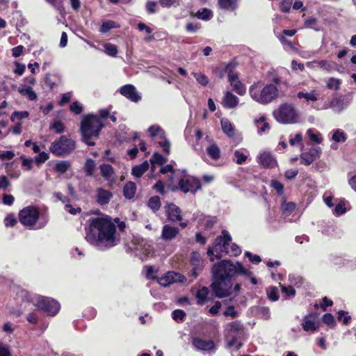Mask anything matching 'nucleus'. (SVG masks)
<instances>
[{
	"instance_id": "f257e3e1",
	"label": "nucleus",
	"mask_w": 356,
	"mask_h": 356,
	"mask_svg": "<svg viewBox=\"0 0 356 356\" xmlns=\"http://www.w3.org/2000/svg\"><path fill=\"white\" fill-rule=\"evenodd\" d=\"M88 222L85 238L89 243L99 250H105L120 243V236L110 217L91 218Z\"/></svg>"
},
{
	"instance_id": "f03ea898",
	"label": "nucleus",
	"mask_w": 356,
	"mask_h": 356,
	"mask_svg": "<svg viewBox=\"0 0 356 356\" xmlns=\"http://www.w3.org/2000/svg\"><path fill=\"white\" fill-rule=\"evenodd\" d=\"M211 290L219 298L227 297L232 293V277L240 274L250 276L251 271L245 269L239 262L233 263L222 260L213 266Z\"/></svg>"
},
{
	"instance_id": "7ed1b4c3",
	"label": "nucleus",
	"mask_w": 356,
	"mask_h": 356,
	"mask_svg": "<svg viewBox=\"0 0 356 356\" xmlns=\"http://www.w3.org/2000/svg\"><path fill=\"white\" fill-rule=\"evenodd\" d=\"M13 291L16 293L17 300L22 302H27L31 303L48 315L54 316L60 310V304L52 298L37 294H31L29 291L19 286H15Z\"/></svg>"
},
{
	"instance_id": "20e7f679",
	"label": "nucleus",
	"mask_w": 356,
	"mask_h": 356,
	"mask_svg": "<svg viewBox=\"0 0 356 356\" xmlns=\"http://www.w3.org/2000/svg\"><path fill=\"white\" fill-rule=\"evenodd\" d=\"M279 78H274L273 83H264L261 81L254 82L249 88L251 99L261 105H267L276 99L279 95Z\"/></svg>"
},
{
	"instance_id": "39448f33",
	"label": "nucleus",
	"mask_w": 356,
	"mask_h": 356,
	"mask_svg": "<svg viewBox=\"0 0 356 356\" xmlns=\"http://www.w3.org/2000/svg\"><path fill=\"white\" fill-rule=\"evenodd\" d=\"M232 238L229 232L223 230L220 236H218L212 247L207 251L211 261L215 259H220L222 253L229 256L236 257L241 253V248L235 243L231 242Z\"/></svg>"
},
{
	"instance_id": "423d86ee",
	"label": "nucleus",
	"mask_w": 356,
	"mask_h": 356,
	"mask_svg": "<svg viewBox=\"0 0 356 356\" xmlns=\"http://www.w3.org/2000/svg\"><path fill=\"white\" fill-rule=\"evenodd\" d=\"M19 218L24 226L34 229L44 227L49 221L47 215H40L38 209L33 206L22 209L19 213Z\"/></svg>"
},
{
	"instance_id": "0eeeda50",
	"label": "nucleus",
	"mask_w": 356,
	"mask_h": 356,
	"mask_svg": "<svg viewBox=\"0 0 356 356\" xmlns=\"http://www.w3.org/2000/svg\"><path fill=\"white\" fill-rule=\"evenodd\" d=\"M104 124L99 118L94 115H88L83 118L81 131L83 141L89 146L95 145L90 140L97 138Z\"/></svg>"
},
{
	"instance_id": "6e6552de",
	"label": "nucleus",
	"mask_w": 356,
	"mask_h": 356,
	"mask_svg": "<svg viewBox=\"0 0 356 356\" xmlns=\"http://www.w3.org/2000/svg\"><path fill=\"white\" fill-rule=\"evenodd\" d=\"M273 115L277 122L283 124H298L300 121V111L291 103L281 104Z\"/></svg>"
},
{
	"instance_id": "1a4fd4ad",
	"label": "nucleus",
	"mask_w": 356,
	"mask_h": 356,
	"mask_svg": "<svg viewBox=\"0 0 356 356\" xmlns=\"http://www.w3.org/2000/svg\"><path fill=\"white\" fill-rule=\"evenodd\" d=\"M75 147V142L72 139L61 136L51 143L49 149L53 154L63 156L70 154Z\"/></svg>"
},
{
	"instance_id": "9d476101",
	"label": "nucleus",
	"mask_w": 356,
	"mask_h": 356,
	"mask_svg": "<svg viewBox=\"0 0 356 356\" xmlns=\"http://www.w3.org/2000/svg\"><path fill=\"white\" fill-rule=\"evenodd\" d=\"M186 280V277L174 271H169L163 276L157 279L158 283L163 286H168L175 282H184Z\"/></svg>"
},
{
	"instance_id": "9b49d317",
	"label": "nucleus",
	"mask_w": 356,
	"mask_h": 356,
	"mask_svg": "<svg viewBox=\"0 0 356 356\" xmlns=\"http://www.w3.org/2000/svg\"><path fill=\"white\" fill-rule=\"evenodd\" d=\"M180 190L186 193L188 192H195L200 188V181L192 177H184L179 182Z\"/></svg>"
},
{
	"instance_id": "f8f14e48",
	"label": "nucleus",
	"mask_w": 356,
	"mask_h": 356,
	"mask_svg": "<svg viewBox=\"0 0 356 356\" xmlns=\"http://www.w3.org/2000/svg\"><path fill=\"white\" fill-rule=\"evenodd\" d=\"M226 71L228 72V80L233 90L238 95H244L246 92V88L245 85L239 80L238 75L229 70V65L227 66Z\"/></svg>"
},
{
	"instance_id": "ddd939ff",
	"label": "nucleus",
	"mask_w": 356,
	"mask_h": 356,
	"mask_svg": "<svg viewBox=\"0 0 356 356\" xmlns=\"http://www.w3.org/2000/svg\"><path fill=\"white\" fill-rule=\"evenodd\" d=\"M297 97L299 99H305V102L308 105L319 106L316 102L320 98V92L316 90L310 91H300L297 93Z\"/></svg>"
},
{
	"instance_id": "4468645a",
	"label": "nucleus",
	"mask_w": 356,
	"mask_h": 356,
	"mask_svg": "<svg viewBox=\"0 0 356 356\" xmlns=\"http://www.w3.org/2000/svg\"><path fill=\"white\" fill-rule=\"evenodd\" d=\"M321 149L319 147H312L309 152H303L300 155V163L309 165L320 157Z\"/></svg>"
},
{
	"instance_id": "2eb2a0df",
	"label": "nucleus",
	"mask_w": 356,
	"mask_h": 356,
	"mask_svg": "<svg viewBox=\"0 0 356 356\" xmlns=\"http://www.w3.org/2000/svg\"><path fill=\"white\" fill-rule=\"evenodd\" d=\"M257 162L266 168H273L277 165V161L269 152H260L257 156Z\"/></svg>"
},
{
	"instance_id": "dca6fc26",
	"label": "nucleus",
	"mask_w": 356,
	"mask_h": 356,
	"mask_svg": "<svg viewBox=\"0 0 356 356\" xmlns=\"http://www.w3.org/2000/svg\"><path fill=\"white\" fill-rule=\"evenodd\" d=\"M347 105L346 104L344 99L339 97H335L332 99L330 104H324L323 106H313V108L316 110L327 109L331 108L335 112H341L343 111Z\"/></svg>"
},
{
	"instance_id": "f3484780",
	"label": "nucleus",
	"mask_w": 356,
	"mask_h": 356,
	"mask_svg": "<svg viewBox=\"0 0 356 356\" xmlns=\"http://www.w3.org/2000/svg\"><path fill=\"white\" fill-rule=\"evenodd\" d=\"M190 261L193 266V269L191 272L190 276H191L193 279H195L198 275L199 271L202 269V261L200 253L193 252L191 254Z\"/></svg>"
},
{
	"instance_id": "a211bd4d",
	"label": "nucleus",
	"mask_w": 356,
	"mask_h": 356,
	"mask_svg": "<svg viewBox=\"0 0 356 356\" xmlns=\"http://www.w3.org/2000/svg\"><path fill=\"white\" fill-rule=\"evenodd\" d=\"M99 170L101 175L110 185H112L116 181L117 176L111 165L104 163L99 166Z\"/></svg>"
},
{
	"instance_id": "6ab92c4d",
	"label": "nucleus",
	"mask_w": 356,
	"mask_h": 356,
	"mask_svg": "<svg viewBox=\"0 0 356 356\" xmlns=\"http://www.w3.org/2000/svg\"><path fill=\"white\" fill-rule=\"evenodd\" d=\"M120 93L134 102H137L140 99V96L138 94L136 88L132 85L129 84L122 86L120 88Z\"/></svg>"
},
{
	"instance_id": "aec40b11",
	"label": "nucleus",
	"mask_w": 356,
	"mask_h": 356,
	"mask_svg": "<svg viewBox=\"0 0 356 356\" xmlns=\"http://www.w3.org/2000/svg\"><path fill=\"white\" fill-rule=\"evenodd\" d=\"M306 66L310 69L320 68L326 72H330L333 70V65L331 62L326 60H315L306 63Z\"/></svg>"
},
{
	"instance_id": "412c9836",
	"label": "nucleus",
	"mask_w": 356,
	"mask_h": 356,
	"mask_svg": "<svg viewBox=\"0 0 356 356\" xmlns=\"http://www.w3.org/2000/svg\"><path fill=\"white\" fill-rule=\"evenodd\" d=\"M222 105L226 108H234L236 107L239 103V99L232 92L227 91L222 99Z\"/></svg>"
},
{
	"instance_id": "4be33fe9",
	"label": "nucleus",
	"mask_w": 356,
	"mask_h": 356,
	"mask_svg": "<svg viewBox=\"0 0 356 356\" xmlns=\"http://www.w3.org/2000/svg\"><path fill=\"white\" fill-rule=\"evenodd\" d=\"M167 214L169 220L172 222L181 220V209L175 204H168L166 207Z\"/></svg>"
},
{
	"instance_id": "5701e85b",
	"label": "nucleus",
	"mask_w": 356,
	"mask_h": 356,
	"mask_svg": "<svg viewBox=\"0 0 356 356\" xmlns=\"http://www.w3.org/2000/svg\"><path fill=\"white\" fill-rule=\"evenodd\" d=\"M225 331L227 335L238 336L243 331V325L240 321H236L225 325Z\"/></svg>"
},
{
	"instance_id": "b1692460",
	"label": "nucleus",
	"mask_w": 356,
	"mask_h": 356,
	"mask_svg": "<svg viewBox=\"0 0 356 356\" xmlns=\"http://www.w3.org/2000/svg\"><path fill=\"white\" fill-rule=\"evenodd\" d=\"M179 230L177 227L165 225L163 227L161 237L165 241H171L176 237Z\"/></svg>"
},
{
	"instance_id": "393cba45",
	"label": "nucleus",
	"mask_w": 356,
	"mask_h": 356,
	"mask_svg": "<svg viewBox=\"0 0 356 356\" xmlns=\"http://www.w3.org/2000/svg\"><path fill=\"white\" fill-rule=\"evenodd\" d=\"M18 92L22 96L26 97L29 100L34 101L38 99V95L33 88L26 84H21L18 87Z\"/></svg>"
},
{
	"instance_id": "a878e982",
	"label": "nucleus",
	"mask_w": 356,
	"mask_h": 356,
	"mask_svg": "<svg viewBox=\"0 0 356 356\" xmlns=\"http://www.w3.org/2000/svg\"><path fill=\"white\" fill-rule=\"evenodd\" d=\"M113 194L108 190L99 188L97 190V202L99 204L104 205L109 202Z\"/></svg>"
},
{
	"instance_id": "bb28decb",
	"label": "nucleus",
	"mask_w": 356,
	"mask_h": 356,
	"mask_svg": "<svg viewBox=\"0 0 356 356\" xmlns=\"http://www.w3.org/2000/svg\"><path fill=\"white\" fill-rule=\"evenodd\" d=\"M193 345L197 349L201 350H210L214 348V342L212 340L195 339L193 340Z\"/></svg>"
},
{
	"instance_id": "cd10ccee",
	"label": "nucleus",
	"mask_w": 356,
	"mask_h": 356,
	"mask_svg": "<svg viewBox=\"0 0 356 356\" xmlns=\"http://www.w3.org/2000/svg\"><path fill=\"white\" fill-rule=\"evenodd\" d=\"M305 331H315L317 328L316 318L313 315L305 316L302 323Z\"/></svg>"
},
{
	"instance_id": "c85d7f7f",
	"label": "nucleus",
	"mask_w": 356,
	"mask_h": 356,
	"mask_svg": "<svg viewBox=\"0 0 356 356\" xmlns=\"http://www.w3.org/2000/svg\"><path fill=\"white\" fill-rule=\"evenodd\" d=\"M207 155L212 160L217 161L220 158L221 152L216 143H211L206 147Z\"/></svg>"
},
{
	"instance_id": "c756f323",
	"label": "nucleus",
	"mask_w": 356,
	"mask_h": 356,
	"mask_svg": "<svg viewBox=\"0 0 356 356\" xmlns=\"http://www.w3.org/2000/svg\"><path fill=\"white\" fill-rule=\"evenodd\" d=\"M149 167V163L146 161L140 165L134 166L132 168L131 173L134 177L140 178L148 170Z\"/></svg>"
},
{
	"instance_id": "7c9ffc66",
	"label": "nucleus",
	"mask_w": 356,
	"mask_h": 356,
	"mask_svg": "<svg viewBox=\"0 0 356 356\" xmlns=\"http://www.w3.org/2000/svg\"><path fill=\"white\" fill-rule=\"evenodd\" d=\"M221 127L223 132L229 137H233L235 135L234 126L229 120L223 118L221 120Z\"/></svg>"
},
{
	"instance_id": "2f4dec72",
	"label": "nucleus",
	"mask_w": 356,
	"mask_h": 356,
	"mask_svg": "<svg viewBox=\"0 0 356 356\" xmlns=\"http://www.w3.org/2000/svg\"><path fill=\"white\" fill-rule=\"evenodd\" d=\"M136 191V184L132 181L127 182L123 188L124 195L127 199H131L134 197Z\"/></svg>"
},
{
	"instance_id": "473e14b6",
	"label": "nucleus",
	"mask_w": 356,
	"mask_h": 356,
	"mask_svg": "<svg viewBox=\"0 0 356 356\" xmlns=\"http://www.w3.org/2000/svg\"><path fill=\"white\" fill-rule=\"evenodd\" d=\"M249 155L247 149H241L234 151V156L236 159L235 161L237 164L241 165L245 162Z\"/></svg>"
},
{
	"instance_id": "72a5a7b5",
	"label": "nucleus",
	"mask_w": 356,
	"mask_h": 356,
	"mask_svg": "<svg viewBox=\"0 0 356 356\" xmlns=\"http://www.w3.org/2000/svg\"><path fill=\"white\" fill-rule=\"evenodd\" d=\"M254 124L258 129V133L261 134L269 129V124L266 121L264 116L254 120Z\"/></svg>"
},
{
	"instance_id": "f704fd0d",
	"label": "nucleus",
	"mask_w": 356,
	"mask_h": 356,
	"mask_svg": "<svg viewBox=\"0 0 356 356\" xmlns=\"http://www.w3.org/2000/svg\"><path fill=\"white\" fill-rule=\"evenodd\" d=\"M209 294V289L206 286L200 289L196 293L197 303L202 305L207 300Z\"/></svg>"
},
{
	"instance_id": "c9c22d12",
	"label": "nucleus",
	"mask_w": 356,
	"mask_h": 356,
	"mask_svg": "<svg viewBox=\"0 0 356 356\" xmlns=\"http://www.w3.org/2000/svg\"><path fill=\"white\" fill-rule=\"evenodd\" d=\"M148 132L153 138L156 137H158V138H163L165 136V131L159 125H152L149 127Z\"/></svg>"
},
{
	"instance_id": "e433bc0d",
	"label": "nucleus",
	"mask_w": 356,
	"mask_h": 356,
	"mask_svg": "<svg viewBox=\"0 0 356 356\" xmlns=\"http://www.w3.org/2000/svg\"><path fill=\"white\" fill-rule=\"evenodd\" d=\"M237 0H218V5L220 8L234 10L236 9L237 5Z\"/></svg>"
},
{
	"instance_id": "4c0bfd02",
	"label": "nucleus",
	"mask_w": 356,
	"mask_h": 356,
	"mask_svg": "<svg viewBox=\"0 0 356 356\" xmlns=\"http://www.w3.org/2000/svg\"><path fill=\"white\" fill-rule=\"evenodd\" d=\"M307 134L309 140L312 141L318 144H321L322 143L323 139L321 134L318 131L314 129H309L307 131Z\"/></svg>"
},
{
	"instance_id": "58836bf2",
	"label": "nucleus",
	"mask_w": 356,
	"mask_h": 356,
	"mask_svg": "<svg viewBox=\"0 0 356 356\" xmlns=\"http://www.w3.org/2000/svg\"><path fill=\"white\" fill-rule=\"evenodd\" d=\"M103 47L104 48V51L106 54L112 57H116L118 53V49L116 45L111 43H105L103 44Z\"/></svg>"
},
{
	"instance_id": "ea45409f",
	"label": "nucleus",
	"mask_w": 356,
	"mask_h": 356,
	"mask_svg": "<svg viewBox=\"0 0 356 356\" xmlns=\"http://www.w3.org/2000/svg\"><path fill=\"white\" fill-rule=\"evenodd\" d=\"M95 165L96 164L94 160L91 159H88L86 160L84 164L83 169L87 176L91 177L93 175Z\"/></svg>"
},
{
	"instance_id": "a19ab883",
	"label": "nucleus",
	"mask_w": 356,
	"mask_h": 356,
	"mask_svg": "<svg viewBox=\"0 0 356 356\" xmlns=\"http://www.w3.org/2000/svg\"><path fill=\"white\" fill-rule=\"evenodd\" d=\"M148 207L154 211H157L161 207V200L159 196H153L147 202Z\"/></svg>"
},
{
	"instance_id": "79ce46f5",
	"label": "nucleus",
	"mask_w": 356,
	"mask_h": 356,
	"mask_svg": "<svg viewBox=\"0 0 356 356\" xmlns=\"http://www.w3.org/2000/svg\"><path fill=\"white\" fill-rule=\"evenodd\" d=\"M70 167V163L69 161H61L56 164L54 170L59 173L63 174L67 172Z\"/></svg>"
},
{
	"instance_id": "37998d69",
	"label": "nucleus",
	"mask_w": 356,
	"mask_h": 356,
	"mask_svg": "<svg viewBox=\"0 0 356 356\" xmlns=\"http://www.w3.org/2000/svg\"><path fill=\"white\" fill-rule=\"evenodd\" d=\"M167 161H168L167 158L163 156L161 154L156 153V152L152 155V156L150 159V162H151L152 166H154L155 164L161 165L163 163H166Z\"/></svg>"
},
{
	"instance_id": "c03bdc74",
	"label": "nucleus",
	"mask_w": 356,
	"mask_h": 356,
	"mask_svg": "<svg viewBox=\"0 0 356 356\" xmlns=\"http://www.w3.org/2000/svg\"><path fill=\"white\" fill-rule=\"evenodd\" d=\"M225 338L228 348L236 347L237 350L240 348L241 344L238 343L237 336L226 334Z\"/></svg>"
},
{
	"instance_id": "a18cd8bd",
	"label": "nucleus",
	"mask_w": 356,
	"mask_h": 356,
	"mask_svg": "<svg viewBox=\"0 0 356 356\" xmlns=\"http://www.w3.org/2000/svg\"><path fill=\"white\" fill-rule=\"evenodd\" d=\"M341 85V80L336 78H330L326 83L327 88L330 90H337Z\"/></svg>"
},
{
	"instance_id": "49530a36",
	"label": "nucleus",
	"mask_w": 356,
	"mask_h": 356,
	"mask_svg": "<svg viewBox=\"0 0 356 356\" xmlns=\"http://www.w3.org/2000/svg\"><path fill=\"white\" fill-rule=\"evenodd\" d=\"M195 16L202 20H209L212 17V12L209 9L204 8L202 11H197Z\"/></svg>"
},
{
	"instance_id": "de8ad7c7",
	"label": "nucleus",
	"mask_w": 356,
	"mask_h": 356,
	"mask_svg": "<svg viewBox=\"0 0 356 356\" xmlns=\"http://www.w3.org/2000/svg\"><path fill=\"white\" fill-rule=\"evenodd\" d=\"M192 74L202 86H206L209 83V79L206 75L198 72H193Z\"/></svg>"
},
{
	"instance_id": "09e8293b",
	"label": "nucleus",
	"mask_w": 356,
	"mask_h": 356,
	"mask_svg": "<svg viewBox=\"0 0 356 356\" xmlns=\"http://www.w3.org/2000/svg\"><path fill=\"white\" fill-rule=\"evenodd\" d=\"M116 25L113 21H105L103 22L102 26L100 27L99 31L102 33L108 32L111 29L115 28Z\"/></svg>"
},
{
	"instance_id": "8fccbe9b",
	"label": "nucleus",
	"mask_w": 356,
	"mask_h": 356,
	"mask_svg": "<svg viewBox=\"0 0 356 356\" xmlns=\"http://www.w3.org/2000/svg\"><path fill=\"white\" fill-rule=\"evenodd\" d=\"M158 141L159 146L163 149V151L166 154H169L170 152V143L165 138V135L163 138H159Z\"/></svg>"
},
{
	"instance_id": "3c124183",
	"label": "nucleus",
	"mask_w": 356,
	"mask_h": 356,
	"mask_svg": "<svg viewBox=\"0 0 356 356\" xmlns=\"http://www.w3.org/2000/svg\"><path fill=\"white\" fill-rule=\"evenodd\" d=\"M146 270V277L149 280L156 279L157 270L152 266H147L145 267Z\"/></svg>"
},
{
	"instance_id": "603ef678",
	"label": "nucleus",
	"mask_w": 356,
	"mask_h": 356,
	"mask_svg": "<svg viewBox=\"0 0 356 356\" xmlns=\"http://www.w3.org/2000/svg\"><path fill=\"white\" fill-rule=\"evenodd\" d=\"M29 115L28 111H15L13 113L10 117L11 121L14 122L15 119L22 120L24 118H27Z\"/></svg>"
},
{
	"instance_id": "864d4df0",
	"label": "nucleus",
	"mask_w": 356,
	"mask_h": 356,
	"mask_svg": "<svg viewBox=\"0 0 356 356\" xmlns=\"http://www.w3.org/2000/svg\"><path fill=\"white\" fill-rule=\"evenodd\" d=\"M296 208V205L293 202H284L281 209L283 213L289 214L291 213Z\"/></svg>"
},
{
	"instance_id": "5fc2aeb1",
	"label": "nucleus",
	"mask_w": 356,
	"mask_h": 356,
	"mask_svg": "<svg viewBox=\"0 0 356 356\" xmlns=\"http://www.w3.org/2000/svg\"><path fill=\"white\" fill-rule=\"evenodd\" d=\"M267 295L268 298L273 301H277L279 299L277 289L275 286H271L268 289Z\"/></svg>"
},
{
	"instance_id": "6e6d98bb",
	"label": "nucleus",
	"mask_w": 356,
	"mask_h": 356,
	"mask_svg": "<svg viewBox=\"0 0 356 356\" xmlns=\"http://www.w3.org/2000/svg\"><path fill=\"white\" fill-rule=\"evenodd\" d=\"M332 140L335 142H344L346 140V136L343 131L336 130L332 135Z\"/></svg>"
},
{
	"instance_id": "4d7b16f0",
	"label": "nucleus",
	"mask_w": 356,
	"mask_h": 356,
	"mask_svg": "<svg viewBox=\"0 0 356 356\" xmlns=\"http://www.w3.org/2000/svg\"><path fill=\"white\" fill-rule=\"evenodd\" d=\"M186 316V313L181 309H176L172 312V318L177 322L182 321Z\"/></svg>"
},
{
	"instance_id": "13d9d810",
	"label": "nucleus",
	"mask_w": 356,
	"mask_h": 356,
	"mask_svg": "<svg viewBox=\"0 0 356 356\" xmlns=\"http://www.w3.org/2000/svg\"><path fill=\"white\" fill-rule=\"evenodd\" d=\"M20 159L22 161V167L25 168L26 170H31L33 168V160L32 159H27L24 156H22Z\"/></svg>"
},
{
	"instance_id": "bf43d9fd",
	"label": "nucleus",
	"mask_w": 356,
	"mask_h": 356,
	"mask_svg": "<svg viewBox=\"0 0 356 356\" xmlns=\"http://www.w3.org/2000/svg\"><path fill=\"white\" fill-rule=\"evenodd\" d=\"M49 158V154L42 152H40L39 154L35 158V161L38 164H41L47 161Z\"/></svg>"
},
{
	"instance_id": "052dcab7",
	"label": "nucleus",
	"mask_w": 356,
	"mask_h": 356,
	"mask_svg": "<svg viewBox=\"0 0 356 356\" xmlns=\"http://www.w3.org/2000/svg\"><path fill=\"white\" fill-rule=\"evenodd\" d=\"M338 319L339 321H342V322L345 324V325H347L350 320V316L348 315V313L345 312V311H339L338 312Z\"/></svg>"
},
{
	"instance_id": "680f3d73",
	"label": "nucleus",
	"mask_w": 356,
	"mask_h": 356,
	"mask_svg": "<svg viewBox=\"0 0 356 356\" xmlns=\"http://www.w3.org/2000/svg\"><path fill=\"white\" fill-rule=\"evenodd\" d=\"M293 0H283L280 4V10L284 13L289 12Z\"/></svg>"
},
{
	"instance_id": "e2e57ef3",
	"label": "nucleus",
	"mask_w": 356,
	"mask_h": 356,
	"mask_svg": "<svg viewBox=\"0 0 356 356\" xmlns=\"http://www.w3.org/2000/svg\"><path fill=\"white\" fill-rule=\"evenodd\" d=\"M302 140V136L300 133H297L294 137H290L289 138V144L291 146H294L296 144L301 143Z\"/></svg>"
},
{
	"instance_id": "0e129e2a",
	"label": "nucleus",
	"mask_w": 356,
	"mask_h": 356,
	"mask_svg": "<svg viewBox=\"0 0 356 356\" xmlns=\"http://www.w3.org/2000/svg\"><path fill=\"white\" fill-rule=\"evenodd\" d=\"M282 291L285 293L287 296H294L296 294V291L293 287L291 286H284L280 285Z\"/></svg>"
},
{
	"instance_id": "69168bd1",
	"label": "nucleus",
	"mask_w": 356,
	"mask_h": 356,
	"mask_svg": "<svg viewBox=\"0 0 356 356\" xmlns=\"http://www.w3.org/2000/svg\"><path fill=\"white\" fill-rule=\"evenodd\" d=\"M15 155L13 151H0V159L1 160H11L15 157Z\"/></svg>"
},
{
	"instance_id": "338daca9",
	"label": "nucleus",
	"mask_w": 356,
	"mask_h": 356,
	"mask_svg": "<svg viewBox=\"0 0 356 356\" xmlns=\"http://www.w3.org/2000/svg\"><path fill=\"white\" fill-rule=\"evenodd\" d=\"M70 111L78 115L82 112L83 108L78 102H74L70 105Z\"/></svg>"
},
{
	"instance_id": "774afa93",
	"label": "nucleus",
	"mask_w": 356,
	"mask_h": 356,
	"mask_svg": "<svg viewBox=\"0 0 356 356\" xmlns=\"http://www.w3.org/2000/svg\"><path fill=\"white\" fill-rule=\"evenodd\" d=\"M51 129H54V131L57 134H60L64 131L65 127L62 122L60 121L55 122L52 125H51Z\"/></svg>"
}]
</instances>
